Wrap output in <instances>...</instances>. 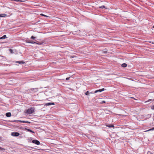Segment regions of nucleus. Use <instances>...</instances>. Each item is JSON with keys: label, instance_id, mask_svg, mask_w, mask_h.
Returning a JSON list of instances; mask_svg holds the SVG:
<instances>
[{"label": "nucleus", "instance_id": "1", "mask_svg": "<svg viewBox=\"0 0 154 154\" xmlns=\"http://www.w3.org/2000/svg\"><path fill=\"white\" fill-rule=\"evenodd\" d=\"M35 111V108L34 107H32L26 111V113L29 114H31L34 112Z\"/></svg>", "mask_w": 154, "mask_h": 154}, {"label": "nucleus", "instance_id": "2", "mask_svg": "<svg viewBox=\"0 0 154 154\" xmlns=\"http://www.w3.org/2000/svg\"><path fill=\"white\" fill-rule=\"evenodd\" d=\"M11 135L14 137H18L20 135V133L18 132H12L11 133Z\"/></svg>", "mask_w": 154, "mask_h": 154}, {"label": "nucleus", "instance_id": "3", "mask_svg": "<svg viewBox=\"0 0 154 154\" xmlns=\"http://www.w3.org/2000/svg\"><path fill=\"white\" fill-rule=\"evenodd\" d=\"M32 142L33 143L37 145H38L40 143V142L37 140H32Z\"/></svg>", "mask_w": 154, "mask_h": 154}, {"label": "nucleus", "instance_id": "4", "mask_svg": "<svg viewBox=\"0 0 154 154\" xmlns=\"http://www.w3.org/2000/svg\"><path fill=\"white\" fill-rule=\"evenodd\" d=\"M44 42V41H42L41 42H39L37 41H36V44L39 45H43Z\"/></svg>", "mask_w": 154, "mask_h": 154}, {"label": "nucleus", "instance_id": "5", "mask_svg": "<svg viewBox=\"0 0 154 154\" xmlns=\"http://www.w3.org/2000/svg\"><path fill=\"white\" fill-rule=\"evenodd\" d=\"M105 90V89L104 88H102V89H100L97 90L95 91H94V93H97L98 92H101L103 91H104Z\"/></svg>", "mask_w": 154, "mask_h": 154}, {"label": "nucleus", "instance_id": "6", "mask_svg": "<svg viewBox=\"0 0 154 154\" xmlns=\"http://www.w3.org/2000/svg\"><path fill=\"white\" fill-rule=\"evenodd\" d=\"M55 104V103L54 102H50L45 104V105L46 106H49L51 105H54Z\"/></svg>", "mask_w": 154, "mask_h": 154}, {"label": "nucleus", "instance_id": "7", "mask_svg": "<svg viewBox=\"0 0 154 154\" xmlns=\"http://www.w3.org/2000/svg\"><path fill=\"white\" fill-rule=\"evenodd\" d=\"M15 62L17 63H18L20 64H24L25 63V62L23 61H17Z\"/></svg>", "mask_w": 154, "mask_h": 154}, {"label": "nucleus", "instance_id": "8", "mask_svg": "<svg viewBox=\"0 0 154 154\" xmlns=\"http://www.w3.org/2000/svg\"><path fill=\"white\" fill-rule=\"evenodd\" d=\"M5 115L7 117H10L11 116V113L10 112H7Z\"/></svg>", "mask_w": 154, "mask_h": 154}, {"label": "nucleus", "instance_id": "9", "mask_svg": "<svg viewBox=\"0 0 154 154\" xmlns=\"http://www.w3.org/2000/svg\"><path fill=\"white\" fill-rule=\"evenodd\" d=\"M25 130L27 131H28L30 132L33 133H35V132L34 131H33L32 130H31L29 129L26 128L25 129Z\"/></svg>", "mask_w": 154, "mask_h": 154}, {"label": "nucleus", "instance_id": "10", "mask_svg": "<svg viewBox=\"0 0 154 154\" xmlns=\"http://www.w3.org/2000/svg\"><path fill=\"white\" fill-rule=\"evenodd\" d=\"M106 126L108 127H109V128H114V127L113 125H106Z\"/></svg>", "mask_w": 154, "mask_h": 154}, {"label": "nucleus", "instance_id": "11", "mask_svg": "<svg viewBox=\"0 0 154 154\" xmlns=\"http://www.w3.org/2000/svg\"><path fill=\"white\" fill-rule=\"evenodd\" d=\"M7 16V14H0V17H5Z\"/></svg>", "mask_w": 154, "mask_h": 154}, {"label": "nucleus", "instance_id": "12", "mask_svg": "<svg viewBox=\"0 0 154 154\" xmlns=\"http://www.w3.org/2000/svg\"><path fill=\"white\" fill-rule=\"evenodd\" d=\"M32 138L30 137L27 139L28 142L29 143H31L32 142Z\"/></svg>", "mask_w": 154, "mask_h": 154}, {"label": "nucleus", "instance_id": "13", "mask_svg": "<svg viewBox=\"0 0 154 154\" xmlns=\"http://www.w3.org/2000/svg\"><path fill=\"white\" fill-rule=\"evenodd\" d=\"M127 66V64L125 63H123L122 65V66L123 67H125Z\"/></svg>", "mask_w": 154, "mask_h": 154}, {"label": "nucleus", "instance_id": "14", "mask_svg": "<svg viewBox=\"0 0 154 154\" xmlns=\"http://www.w3.org/2000/svg\"><path fill=\"white\" fill-rule=\"evenodd\" d=\"M7 38L6 35H4L2 37L0 38V39H5Z\"/></svg>", "mask_w": 154, "mask_h": 154}, {"label": "nucleus", "instance_id": "15", "mask_svg": "<svg viewBox=\"0 0 154 154\" xmlns=\"http://www.w3.org/2000/svg\"><path fill=\"white\" fill-rule=\"evenodd\" d=\"M99 8H101L102 9H103V8H105L106 7L104 5H102L101 6L99 7Z\"/></svg>", "mask_w": 154, "mask_h": 154}, {"label": "nucleus", "instance_id": "16", "mask_svg": "<svg viewBox=\"0 0 154 154\" xmlns=\"http://www.w3.org/2000/svg\"><path fill=\"white\" fill-rule=\"evenodd\" d=\"M25 42L27 43H30V42H31V41L29 40H26Z\"/></svg>", "mask_w": 154, "mask_h": 154}, {"label": "nucleus", "instance_id": "17", "mask_svg": "<svg viewBox=\"0 0 154 154\" xmlns=\"http://www.w3.org/2000/svg\"><path fill=\"white\" fill-rule=\"evenodd\" d=\"M18 122H22L23 123H26V121H21V120H19L18 121Z\"/></svg>", "mask_w": 154, "mask_h": 154}, {"label": "nucleus", "instance_id": "18", "mask_svg": "<svg viewBox=\"0 0 154 154\" xmlns=\"http://www.w3.org/2000/svg\"><path fill=\"white\" fill-rule=\"evenodd\" d=\"M85 94L86 95H88L89 94V92L88 91H86L85 93Z\"/></svg>", "mask_w": 154, "mask_h": 154}, {"label": "nucleus", "instance_id": "19", "mask_svg": "<svg viewBox=\"0 0 154 154\" xmlns=\"http://www.w3.org/2000/svg\"><path fill=\"white\" fill-rule=\"evenodd\" d=\"M5 149L3 148H2V147H0V150H1V151H4L5 150Z\"/></svg>", "mask_w": 154, "mask_h": 154}, {"label": "nucleus", "instance_id": "20", "mask_svg": "<svg viewBox=\"0 0 154 154\" xmlns=\"http://www.w3.org/2000/svg\"><path fill=\"white\" fill-rule=\"evenodd\" d=\"M41 15L42 16H44V17H48L47 16H46V15H45L42 14H41Z\"/></svg>", "mask_w": 154, "mask_h": 154}, {"label": "nucleus", "instance_id": "21", "mask_svg": "<svg viewBox=\"0 0 154 154\" xmlns=\"http://www.w3.org/2000/svg\"><path fill=\"white\" fill-rule=\"evenodd\" d=\"M11 0L12 1H16V2H19L21 1L20 0Z\"/></svg>", "mask_w": 154, "mask_h": 154}, {"label": "nucleus", "instance_id": "22", "mask_svg": "<svg viewBox=\"0 0 154 154\" xmlns=\"http://www.w3.org/2000/svg\"><path fill=\"white\" fill-rule=\"evenodd\" d=\"M30 43L31 44H36V42H34V41H31L30 42Z\"/></svg>", "mask_w": 154, "mask_h": 154}, {"label": "nucleus", "instance_id": "23", "mask_svg": "<svg viewBox=\"0 0 154 154\" xmlns=\"http://www.w3.org/2000/svg\"><path fill=\"white\" fill-rule=\"evenodd\" d=\"M154 130V127L152 128H151V129H150L147 130V131H150L151 130Z\"/></svg>", "mask_w": 154, "mask_h": 154}, {"label": "nucleus", "instance_id": "24", "mask_svg": "<svg viewBox=\"0 0 154 154\" xmlns=\"http://www.w3.org/2000/svg\"><path fill=\"white\" fill-rule=\"evenodd\" d=\"M106 103L105 101L104 100H103V101H102V102H101L100 103L102 104V103Z\"/></svg>", "mask_w": 154, "mask_h": 154}, {"label": "nucleus", "instance_id": "25", "mask_svg": "<svg viewBox=\"0 0 154 154\" xmlns=\"http://www.w3.org/2000/svg\"><path fill=\"white\" fill-rule=\"evenodd\" d=\"M36 38V37H34V36H32L31 37V39H35V38Z\"/></svg>", "mask_w": 154, "mask_h": 154}, {"label": "nucleus", "instance_id": "26", "mask_svg": "<svg viewBox=\"0 0 154 154\" xmlns=\"http://www.w3.org/2000/svg\"><path fill=\"white\" fill-rule=\"evenodd\" d=\"M147 117L149 118L151 117V115L150 114H148L147 115Z\"/></svg>", "mask_w": 154, "mask_h": 154}, {"label": "nucleus", "instance_id": "27", "mask_svg": "<svg viewBox=\"0 0 154 154\" xmlns=\"http://www.w3.org/2000/svg\"><path fill=\"white\" fill-rule=\"evenodd\" d=\"M151 109H154V105L151 106Z\"/></svg>", "mask_w": 154, "mask_h": 154}, {"label": "nucleus", "instance_id": "28", "mask_svg": "<svg viewBox=\"0 0 154 154\" xmlns=\"http://www.w3.org/2000/svg\"><path fill=\"white\" fill-rule=\"evenodd\" d=\"M3 140V137H0V141Z\"/></svg>", "mask_w": 154, "mask_h": 154}, {"label": "nucleus", "instance_id": "29", "mask_svg": "<svg viewBox=\"0 0 154 154\" xmlns=\"http://www.w3.org/2000/svg\"><path fill=\"white\" fill-rule=\"evenodd\" d=\"M26 123H30V122L28 121H26Z\"/></svg>", "mask_w": 154, "mask_h": 154}, {"label": "nucleus", "instance_id": "30", "mask_svg": "<svg viewBox=\"0 0 154 154\" xmlns=\"http://www.w3.org/2000/svg\"><path fill=\"white\" fill-rule=\"evenodd\" d=\"M69 78H70L69 77H67V78H66V80H69Z\"/></svg>", "mask_w": 154, "mask_h": 154}, {"label": "nucleus", "instance_id": "31", "mask_svg": "<svg viewBox=\"0 0 154 154\" xmlns=\"http://www.w3.org/2000/svg\"><path fill=\"white\" fill-rule=\"evenodd\" d=\"M9 51H10L11 52V53H12V52H13V51H12V50L11 49H9Z\"/></svg>", "mask_w": 154, "mask_h": 154}, {"label": "nucleus", "instance_id": "32", "mask_svg": "<svg viewBox=\"0 0 154 154\" xmlns=\"http://www.w3.org/2000/svg\"><path fill=\"white\" fill-rule=\"evenodd\" d=\"M71 57H72V58H73V57H75L74 56H71Z\"/></svg>", "mask_w": 154, "mask_h": 154}, {"label": "nucleus", "instance_id": "33", "mask_svg": "<svg viewBox=\"0 0 154 154\" xmlns=\"http://www.w3.org/2000/svg\"><path fill=\"white\" fill-rule=\"evenodd\" d=\"M151 100H149L148 101H150Z\"/></svg>", "mask_w": 154, "mask_h": 154}, {"label": "nucleus", "instance_id": "34", "mask_svg": "<svg viewBox=\"0 0 154 154\" xmlns=\"http://www.w3.org/2000/svg\"><path fill=\"white\" fill-rule=\"evenodd\" d=\"M153 28H154V25L153 26Z\"/></svg>", "mask_w": 154, "mask_h": 154}, {"label": "nucleus", "instance_id": "35", "mask_svg": "<svg viewBox=\"0 0 154 154\" xmlns=\"http://www.w3.org/2000/svg\"><path fill=\"white\" fill-rule=\"evenodd\" d=\"M31 148H32V149H33V147H31Z\"/></svg>", "mask_w": 154, "mask_h": 154}]
</instances>
